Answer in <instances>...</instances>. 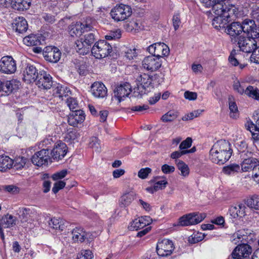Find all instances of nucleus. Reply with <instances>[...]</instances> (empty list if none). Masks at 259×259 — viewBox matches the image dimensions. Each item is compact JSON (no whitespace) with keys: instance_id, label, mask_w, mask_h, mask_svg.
Segmentation results:
<instances>
[{"instance_id":"obj_53","label":"nucleus","mask_w":259,"mask_h":259,"mask_svg":"<svg viewBox=\"0 0 259 259\" xmlns=\"http://www.w3.org/2000/svg\"><path fill=\"white\" fill-rule=\"evenodd\" d=\"M253 156V153L248 151H245V150H243L241 151V153H240V158L242 161H247L249 159H257V158L254 157Z\"/></svg>"},{"instance_id":"obj_1","label":"nucleus","mask_w":259,"mask_h":259,"mask_svg":"<svg viewBox=\"0 0 259 259\" xmlns=\"http://www.w3.org/2000/svg\"><path fill=\"white\" fill-rule=\"evenodd\" d=\"M211 160L219 164H223L231 157L233 150L230 143L225 140L218 141L210 150Z\"/></svg>"},{"instance_id":"obj_37","label":"nucleus","mask_w":259,"mask_h":259,"mask_svg":"<svg viewBox=\"0 0 259 259\" xmlns=\"http://www.w3.org/2000/svg\"><path fill=\"white\" fill-rule=\"evenodd\" d=\"M70 92L69 89L61 84H58L53 90V95L57 97L62 98L66 97Z\"/></svg>"},{"instance_id":"obj_46","label":"nucleus","mask_w":259,"mask_h":259,"mask_svg":"<svg viewBox=\"0 0 259 259\" xmlns=\"http://www.w3.org/2000/svg\"><path fill=\"white\" fill-rule=\"evenodd\" d=\"M178 117L176 112L169 111L161 117V120L163 122H169L174 120Z\"/></svg>"},{"instance_id":"obj_21","label":"nucleus","mask_w":259,"mask_h":259,"mask_svg":"<svg viewBox=\"0 0 259 259\" xmlns=\"http://www.w3.org/2000/svg\"><path fill=\"white\" fill-rule=\"evenodd\" d=\"M92 94L97 98H103L106 96L107 90L101 82H95L91 87Z\"/></svg>"},{"instance_id":"obj_29","label":"nucleus","mask_w":259,"mask_h":259,"mask_svg":"<svg viewBox=\"0 0 259 259\" xmlns=\"http://www.w3.org/2000/svg\"><path fill=\"white\" fill-rule=\"evenodd\" d=\"M12 7L18 11H24L29 8L30 0H10Z\"/></svg>"},{"instance_id":"obj_36","label":"nucleus","mask_w":259,"mask_h":259,"mask_svg":"<svg viewBox=\"0 0 259 259\" xmlns=\"http://www.w3.org/2000/svg\"><path fill=\"white\" fill-rule=\"evenodd\" d=\"M245 204L250 208L259 210V195H254L248 198Z\"/></svg>"},{"instance_id":"obj_42","label":"nucleus","mask_w":259,"mask_h":259,"mask_svg":"<svg viewBox=\"0 0 259 259\" xmlns=\"http://www.w3.org/2000/svg\"><path fill=\"white\" fill-rule=\"evenodd\" d=\"M13 161L14 167L17 169H21L24 167L28 159L24 157L19 156L16 157Z\"/></svg>"},{"instance_id":"obj_25","label":"nucleus","mask_w":259,"mask_h":259,"mask_svg":"<svg viewBox=\"0 0 259 259\" xmlns=\"http://www.w3.org/2000/svg\"><path fill=\"white\" fill-rule=\"evenodd\" d=\"M247 130L252 135V138L254 141L259 140V118L254 124L250 120H247L245 124Z\"/></svg>"},{"instance_id":"obj_63","label":"nucleus","mask_w":259,"mask_h":259,"mask_svg":"<svg viewBox=\"0 0 259 259\" xmlns=\"http://www.w3.org/2000/svg\"><path fill=\"white\" fill-rule=\"evenodd\" d=\"M67 170L66 169H63L60 171L57 172L53 175L52 179L54 181H57L59 179L64 178L67 174Z\"/></svg>"},{"instance_id":"obj_27","label":"nucleus","mask_w":259,"mask_h":259,"mask_svg":"<svg viewBox=\"0 0 259 259\" xmlns=\"http://www.w3.org/2000/svg\"><path fill=\"white\" fill-rule=\"evenodd\" d=\"M136 194L134 192H125L123 193L119 199V204L121 207L129 206L135 198Z\"/></svg>"},{"instance_id":"obj_17","label":"nucleus","mask_w":259,"mask_h":259,"mask_svg":"<svg viewBox=\"0 0 259 259\" xmlns=\"http://www.w3.org/2000/svg\"><path fill=\"white\" fill-rule=\"evenodd\" d=\"M252 252L251 247L247 244L238 245L232 253L234 259L245 258L249 256Z\"/></svg>"},{"instance_id":"obj_15","label":"nucleus","mask_w":259,"mask_h":259,"mask_svg":"<svg viewBox=\"0 0 259 259\" xmlns=\"http://www.w3.org/2000/svg\"><path fill=\"white\" fill-rule=\"evenodd\" d=\"M132 13L130 6L120 4L114 8V21H123L129 17Z\"/></svg>"},{"instance_id":"obj_40","label":"nucleus","mask_w":259,"mask_h":259,"mask_svg":"<svg viewBox=\"0 0 259 259\" xmlns=\"http://www.w3.org/2000/svg\"><path fill=\"white\" fill-rule=\"evenodd\" d=\"M175 161L177 168L181 171V175L185 177L188 176L189 174V168L187 164L182 160H176Z\"/></svg>"},{"instance_id":"obj_34","label":"nucleus","mask_w":259,"mask_h":259,"mask_svg":"<svg viewBox=\"0 0 259 259\" xmlns=\"http://www.w3.org/2000/svg\"><path fill=\"white\" fill-rule=\"evenodd\" d=\"M75 45L76 51L80 55H86L90 51L91 47L89 46V44L85 43L80 39L76 41Z\"/></svg>"},{"instance_id":"obj_48","label":"nucleus","mask_w":259,"mask_h":259,"mask_svg":"<svg viewBox=\"0 0 259 259\" xmlns=\"http://www.w3.org/2000/svg\"><path fill=\"white\" fill-rule=\"evenodd\" d=\"M229 106L230 110V116L232 118H236L238 113V107L236 103L234 101H231V98H229Z\"/></svg>"},{"instance_id":"obj_11","label":"nucleus","mask_w":259,"mask_h":259,"mask_svg":"<svg viewBox=\"0 0 259 259\" xmlns=\"http://www.w3.org/2000/svg\"><path fill=\"white\" fill-rule=\"evenodd\" d=\"M243 32L248 36L255 38H259V26L253 20L246 19L243 21Z\"/></svg>"},{"instance_id":"obj_2","label":"nucleus","mask_w":259,"mask_h":259,"mask_svg":"<svg viewBox=\"0 0 259 259\" xmlns=\"http://www.w3.org/2000/svg\"><path fill=\"white\" fill-rule=\"evenodd\" d=\"M206 7H212L213 13L216 15H223L227 17L236 16L238 9L227 0H201Z\"/></svg>"},{"instance_id":"obj_30","label":"nucleus","mask_w":259,"mask_h":259,"mask_svg":"<svg viewBox=\"0 0 259 259\" xmlns=\"http://www.w3.org/2000/svg\"><path fill=\"white\" fill-rule=\"evenodd\" d=\"M13 160L9 156L0 155V171L4 172L11 169L13 166Z\"/></svg>"},{"instance_id":"obj_31","label":"nucleus","mask_w":259,"mask_h":259,"mask_svg":"<svg viewBox=\"0 0 259 259\" xmlns=\"http://www.w3.org/2000/svg\"><path fill=\"white\" fill-rule=\"evenodd\" d=\"M259 164V161L258 159H251L247 161H241L240 165L241 169L243 171H249L252 170L254 171L255 169Z\"/></svg>"},{"instance_id":"obj_19","label":"nucleus","mask_w":259,"mask_h":259,"mask_svg":"<svg viewBox=\"0 0 259 259\" xmlns=\"http://www.w3.org/2000/svg\"><path fill=\"white\" fill-rule=\"evenodd\" d=\"M67 151V145L64 143H57L52 151V157L54 159L59 161L65 157Z\"/></svg>"},{"instance_id":"obj_26","label":"nucleus","mask_w":259,"mask_h":259,"mask_svg":"<svg viewBox=\"0 0 259 259\" xmlns=\"http://www.w3.org/2000/svg\"><path fill=\"white\" fill-rule=\"evenodd\" d=\"M13 30L19 33L25 32L28 28L26 20L23 18L19 17L15 19L12 24Z\"/></svg>"},{"instance_id":"obj_60","label":"nucleus","mask_w":259,"mask_h":259,"mask_svg":"<svg viewBox=\"0 0 259 259\" xmlns=\"http://www.w3.org/2000/svg\"><path fill=\"white\" fill-rule=\"evenodd\" d=\"M136 51L137 50L136 49H132L126 48V50H124L125 57L128 60L133 59L137 55Z\"/></svg>"},{"instance_id":"obj_44","label":"nucleus","mask_w":259,"mask_h":259,"mask_svg":"<svg viewBox=\"0 0 259 259\" xmlns=\"http://www.w3.org/2000/svg\"><path fill=\"white\" fill-rule=\"evenodd\" d=\"M93 252L90 249H82L78 254L77 259H94Z\"/></svg>"},{"instance_id":"obj_64","label":"nucleus","mask_w":259,"mask_h":259,"mask_svg":"<svg viewBox=\"0 0 259 259\" xmlns=\"http://www.w3.org/2000/svg\"><path fill=\"white\" fill-rule=\"evenodd\" d=\"M65 183L63 181L56 182L52 188V191L54 193H57L60 189H63L65 186Z\"/></svg>"},{"instance_id":"obj_33","label":"nucleus","mask_w":259,"mask_h":259,"mask_svg":"<svg viewBox=\"0 0 259 259\" xmlns=\"http://www.w3.org/2000/svg\"><path fill=\"white\" fill-rule=\"evenodd\" d=\"M169 50L167 45L163 42L156 43V57H158L161 59L163 56H166L169 54Z\"/></svg>"},{"instance_id":"obj_23","label":"nucleus","mask_w":259,"mask_h":259,"mask_svg":"<svg viewBox=\"0 0 259 259\" xmlns=\"http://www.w3.org/2000/svg\"><path fill=\"white\" fill-rule=\"evenodd\" d=\"M131 92V85L128 83H125L123 84H120L116 88V90L114 91V96L118 100L120 103L122 100L123 98L127 97Z\"/></svg>"},{"instance_id":"obj_24","label":"nucleus","mask_w":259,"mask_h":259,"mask_svg":"<svg viewBox=\"0 0 259 259\" xmlns=\"http://www.w3.org/2000/svg\"><path fill=\"white\" fill-rule=\"evenodd\" d=\"M149 217L146 216L135 219L130 223L128 229L133 231L143 229L149 224Z\"/></svg>"},{"instance_id":"obj_12","label":"nucleus","mask_w":259,"mask_h":259,"mask_svg":"<svg viewBox=\"0 0 259 259\" xmlns=\"http://www.w3.org/2000/svg\"><path fill=\"white\" fill-rule=\"evenodd\" d=\"M162 65V60L158 57L149 56L145 57L142 61V66L147 70L155 71Z\"/></svg>"},{"instance_id":"obj_54","label":"nucleus","mask_w":259,"mask_h":259,"mask_svg":"<svg viewBox=\"0 0 259 259\" xmlns=\"http://www.w3.org/2000/svg\"><path fill=\"white\" fill-rule=\"evenodd\" d=\"M80 39L85 42V43L89 44V46L91 47L95 41V36L93 33H90L84 35Z\"/></svg>"},{"instance_id":"obj_20","label":"nucleus","mask_w":259,"mask_h":259,"mask_svg":"<svg viewBox=\"0 0 259 259\" xmlns=\"http://www.w3.org/2000/svg\"><path fill=\"white\" fill-rule=\"evenodd\" d=\"M85 119V114L81 110H76L70 113L68 118V123L72 126H76L82 123Z\"/></svg>"},{"instance_id":"obj_3","label":"nucleus","mask_w":259,"mask_h":259,"mask_svg":"<svg viewBox=\"0 0 259 259\" xmlns=\"http://www.w3.org/2000/svg\"><path fill=\"white\" fill-rule=\"evenodd\" d=\"M112 46L105 40H100L96 42L92 49V55L97 59H102L111 53Z\"/></svg>"},{"instance_id":"obj_62","label":"nucleus","mask_w":259,"mask_h":259,"mask_svg":"<svg viewBox=\"0 0 259 259\" xmlns=\"http://www.w3.org/2000/svg\"><path fill=\"white\" fill-rule=\"evenodd\" d=\"M250 60L256 64H259V47L256 46V48L252 51Z\"/></svg>"},{"instance_id":"obj_49","label":"nucleus","mask_w":259,"mask_h":259,"mask_svg":"<svg viewBox=\"0 0 259 259\" xmlns=\"http://www.w3.org/2000/svg\"><path fill=\"white\" fill-rule=\"evenodd\" d=\"M66 103L71 110H76V109L78 107V103L75 98L69 97L67 98Z\"/></svg>"},{"instance_id":"obj_32","label":"nucleus","mask_w":259,"mask_h":259,"mask_svg":"<svg viewBox=\"0 0 259 259\" xmlns=\"http://www.w3.org/2000/svg\"><path fill=\"white\" fill-rule=\"evenodd\" d=\"M23 42L28 46L39 45L41 44V37L38 35L31 34L23 38Z\"/></svg>"},{"instance_id":"obj_55","label":"nucleus","mask_w":259,"mask_h":259,"mask_svg":"<svg viewBox=\"0 0 259 259\" xmlns=\"http://www.w3.org/2000/svg\"><path fill=\"white\" fill-rule=\"evenodd\" d=\"M172 24L173 26L174 27V29L175 30H177L179 28L181 24V17L180 14L179 13H175V14L173 16L172 19Z\"/></svg>"},{"instance_id":"obj_35","label":"nucleus","mask_w":259,"mask_h":259,"mask_svg":"<svg viewBox=\"0 0 259 259\" xmlns=\"http://www.w3.org/2000/svg\"><path fill=\"white\" fill-rule=\"evenodd\" d=\"M230 17H225L223 15H217V17L213 19L212 25L214 28L218 30H220L224 28L225 29V23H224L223 20L227 21L228 19Z\"/></svg>"},{"instance_id":"obj_52","label":"nucleus","mask_w":259,"mask_h":259,"mask_svg":"<svg viewBox=\"0 0 259 259\" xmlns=\"http://www.w3.org/2000/svg\"><path fill=\"white\" fill-rule=\"evenodd\" d=\"M79 137V134L75 130H72L67 133L65 136L67 142L73 141L77 140Z\"/></svg>"},{"instance_id":"obj_50","label":"nucleus","mask_w":259,"mask_h":259,"mask_svg":"<svg viewBox=\"0 0 259 259\" xmlns=\"http://www.w3.org/2000/svg\"><path fill=\"white\" fill-rule=\"evenodd\" d=\"M233 88L236 92L240 95L245 94L246 89H244V87L238 80L234 82Z\"/></svg>"},{"instance_id":"obj_57","label":"nucleus","mask_w":259,"mask_h":259,"mask_svg":"<svg viewBox=\"0 0 259 259\" xmlns=\"http://www.w3.org/2000/svg\"><path fill=\"white\" fill-rule=\"evenodd\" d=\"M22 214L30 217H35L38 215L36 210L32 207L23 208Z\"/></svg>"},{"instance_id":"obj_38","label":"nucleus","mask_w":259,"mask_h":259,"mask_svg":"<svg viewBox=\"0 0 259 259\" xmlns=\"http://www.w3.org/2000/svg\"><path fill=\"white\" fill-rule=\"evenodd\" d=\"M16 81L15 80H9L2 82V92L7 94L11 93L16 88Z\"/></svg>"},{"instance_id":"obj_4","label":"nucleus","mask_w":259,"mask_h":259,"mask_svg":"<svg viewBox=\"0 0 259 259\" xmlns=\"http://www.w3.org/2000/svg\"><path fill=\"white\" fill-rule=\"evenodd\" d=\"M150 75L146 73L138 74L136 78V87L135 90L140 94H147L151 90Z\"/></svg>"},{"instance_id":"obj_47","label":"nucleus","mask_w":259,"mask_h":259,"mask_svg":"<svg viewBox=\"0 0 259 259\" xmlns=\"http://www.w3.org/2000/svg\"><path fill=\"white\" fill-rule=\"evenodd\" d=\"M89 146L96 152L101 151V146L99 139L96 137H92L90 139Z\"/></svg>"},{"instance_id":"obj_13","label":"nucleus","mask_w":259,"mask_h":259,"mask_svg":"<svg viewBox=\"0 0 259 259\" xmlns=\"http://www.w3.org/2000/svg\"><path fill=\"white\" fill-rule=\"evenodd\" d=\"M35 83L39 89L48 90L52 86V77L46 71L42 70L39 72L38 77Z\"/></svg>"},{"instance_id":"obj_56","label":"nucleus","mask_w":259,"mask_h":259,"mask_svg":"<svg viewBox=\"0 0 259 259\" xmlns=\"http://www.w3.org/2000/svg\"><path fill=\"white\" fill-rule=\"evenodd\" d=\"M151 171L152 169L149 167L143 168L139 170L138 176L140 179H145Z\"/></svg>"},{"instance_id":"obj_59","label":"nucleus","mask_w":259,"mask_h":259,"mask_svg":"<svg viewBox=\"0 0 259 259\" xmlns=\"http://www.w3.org/2000/svg\"><path fill=\"white\" fill-rule=\"evenodd\" d=\"M192 140L191 138L188 137L183 141L180 145L179 148L181 150H186L192 145Z\"/></svg>"},{"instance_id":"obj_22","label":"nucleus","mask_w":259,"mask_h":259,"mask_svg":"<svg viewBox=\"0 0 259 259\" xmlns=\"http://www.w3.org/2000/svg\"><path fill=\"white\" fill-rule=\"evenodd\" d=\"M225 31L234 38L239 36L242 32H243V22L241 24L238 22H234L228 25L225 29Z\"/></svg>"},{"instance_id":"obj_61","label":"nucleus","mask_w":259,"mask_h":259,"mask_svg":"<svg viewBox=\"0 0 259 259\" xmlns=\"http://www.w3.org/2000/svg\"><path fill=\"white\" fill-rule=\"evenodd\" d=\"M3 189L7 192L17 194L19 193L20 188L13 185H5L3 186Z\"/></svg>"},{"instance_id":"obj_6","label":"nucleus","mask_w":259,"mask_h":259,"mask_svg":"<svg viewBox=\"0 0 259 259\" xmlns=\"http://www.w3.org/2000/svg\"><path fill=\"white\" fill-rule=\"evenodd\" d=\"M237 45L241 51L249 53L256 48L257 42L255 38L240 35L238 37Z\"/></svg>"},{"instance_id":"obj_43","label":"nucleus","mask_w":259,"mask_h":259,"mask_svg":"<svg viewBox=\"0 0 259 259\" xmlns=\"http://www.w3.org/2000/svg\"><path fill=\"white\" fill-rule=\"evenodd\" d=\"M240 170V167L237 164H231L228 166L223 167V172L228 175L234 174L236 172H238Z\"/></svg>"},{"instance_id":"obj_51","label":"nucleus","mask_w":259,"mask_h":259,"mask_svg":"<svg viewBox=\"0 0 259 259\" xmlns=\"http://www.w3.org/2000/svg\"><path fill=\"white\" fill-rule=\"evenodd\" d=\"M150 79H151L150 80V82H151V89L159 85L163 81L162 78L157 74L150 75Z\"/></svg>"},{"instance_id":"obj_58","label":"nucleus","mask_w":259,"mask_h":259,"mask_svg":"<svg viewBox=\"0 0 259 259\" xmlns=\"http://www.w3.org/2000/svg\"><path fill=\"white\" fill-rule=\"evenodd\" d=\"M202 112V110H195L187 115H186L182 118L183 120H191L199 116Z\"/></svg>"},{"instance_id":"obj_18","label":"nucleus","mask_w":259,"mask_h":259,"mask_svg":"<svg viewBox=\"0 0 259 259\" xmlns=\"http://www.w3.org/2000/svg\"><path fill=\"white\" fill-rule=\"evenodd\" d=\"M39 72L36 67L28 65L23 73V79L27 83L35 82L38 77Z\"/></svg>"},{"instance_id":"obj_8","label":"nucleus","mask_w":259,"mask_h":259,"mask_svg":"<svg viewBox=\"0 0 259 259\" xmlns=\"http://www.w3.org/2000/svg\"><path fill=\"white\" fill-rule=\"evenodd\" d=\"M18 223V220L15 216L8 213L0 219V235L3 240L5 239L4 229H13Z\"/></svg>"},{"instance_id":"obj_5","label":"nucleus","mask_w":259,"mask_h":259,"mask_svg":"<svg viewBox=\"0 0 259 259\" xmlns=\"http://www.w3.org/2000/svg\"><path fill=\"white\" fill-rule=\"evenodd\" d=\"M71 239L73 243H90L94 239L92 234L87 232L83 228L75 227L71 231Z\"/></svg>"},{"instance_id":"obj_7","label":"nucleus","mask_w":259,"mask_h":259,"mask_svg":"<svg viewBox=\"0 0 259 259\" xmlns=\"http://www.w3.org/2000/svg\"><path fill=\"white\" fill-rule=\"evenodd\" d=\"M206 217L204 213L193 212L183 215L179 219V224L181 226H188L197 224Z\"/></svg>"},{"instance_id":"obj_9","label":"nucleus","mask_w":259,"mask_h":259,"mask_svg":"<svg viewBox=\"0 0 259 259\" xmlns=\"http://www.w3.org/2000/svg\"><path fill=\"white\" fill-rule=\"evenodd\" d=\"M17 70L15 60L12 56H6L3 57L0 60V71L5 74H12Z\"/></svg>"},{"instance_id":"obj_16","label":"nucleus","mask_w":259,"mask_h":259,"mask_svg":"<svg viewBox=\"0 0 259 259\" xmlns=\"http://www.w3.org/2000/svg\"><path fill=\"white\" fill-rule=\"evenodd\" d=\"M61 53L56 47L48 46L43 51V56L45 59L50 62L56 63L59 61Z\"/></svg>"},{"instance_id":"obj_28","label":"nucleus","mask_w":259,"mask_h":259,"mask_svg":"<svg viewBox=\"0 0 259 259\" xmlns=\"http://www.w3.org/2000/svg\"><path fill=\"white\" fill-rule=\"evenodd\" d=\"M49 227L55 231H62L66 228L65 221L60 218L54 217L48 222Z\"/></svg>"},{"instance_id":"obj_41","label":"nucleus","mask_w":259,"mask_h":259,"mask_svg":"<svg viewBox=\"0 0 259 259\" xmlns=\"http://www.w3.org/2000/svg\"><path fill=\"white\" fill-rule=\"evenodd\" d=\"M80 22H77L72 24L70 27L69 33L72 36L80 35L84 32L82 28L81 27Z\"/></svg>"},{"instance_id":"obj_39","label":"nucleus","mask_w":259,"mask_h":259,"mask_svg":"<svg viewBox=\"0 0 259 259\" xmlns=\"http://www.w3.org/2000/svg\"><path fill=\"white\" fill-rule=\"evenodd\" d=\"M245 95L249 98L259 101V90L256 87L248 86L246 88Z\"/></svg>"},{"instance_id":"obj_10","label":"nucleus","mask_w":259,"mask_h":259,"mask_svg":"<svg viewBox=\"0 0 259 259\" xmlns=\"http://www.w3.org/2000/svg\"><path fill=\"white\" fill-rule=\"evenodd\" d=\"M175 247L172 242L167 239H164L157 243L156 251L159 256H167L174 251Z\"/></svg>"},{"instance_id":"obj_14","label":"nucleus","mask_w":259,"mask_h":259,"mask_svg":"<svg viewBox=\"0 0 259 259\" xmlns=\"http://www.w3.org/2000/svg\"><path fill=\"white\" fill-rule=\"evenodd\" d=\"M50 157L49 150L42 149L35 152L31 157L32 163L37 166H41L48 164Z\"/></svg>"},{"instance_id":"obj_45","label":"nucleus","mask_w":259,"mask_h":259,"mask_svg":"<svg viewBox=\"0 0 259 259\" xmlns=\"http://www.w3.org/2000/svg\"><path fill=\"white\" fill-rule=\"evenodd\" d=\"M80 23L81 24V27L82 28L84 32L85 31L92 30L93 28L95 22L91 18H87L82 22H80Z\"/></svg>"}]
</instances>
